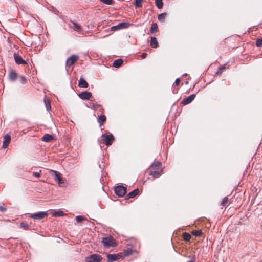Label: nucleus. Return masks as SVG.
<instances>
[{"label":"nucleus","instance_id":"obj_2","mask_svg":"<svg viewBox=\"0 0 262 262\" xmlns=\"http://www.w3.org/2000/svg\"><path fill=\"white\" fill-rule=\"evenodd\" d=\"M50 173L54 176V180L58 183L59 186L63 187L65 185L64 180L61 177V174L60 172L51 170Z\"/></svg>","mask_w":262,"mask_h":262},{"label":"nucleus","instance_id":"obj_37","mask_svg":"<svg viewBox=\"0 0 262 262\" xmlns=\"http://www.w3.org/2000/svg\"><path fill=\"white\" fill-rule=\"evenodd\" d=\"M180 83V79L178 78L176 79L174 83L173 84V86H178Z\"/></svg>","mask_w":262,"mask_h":262},{"label":"nucleus","instance_id":"obj_33","mask_svg":"<svg viewBox=\"0 0 262 262\" xmlns=\"http://www.w3.org/2000/svg\"><path fill=\"white\" fill-rule=\"evenodd\" d=\"M101 2L106 5H112L114 3L113 0H100Z\"/></svg>","mask_w":262,"mask_h":262},{"label":"nucleus","instance_id":"obj_18","mask_svg":"<svg viewBox=\"0 0 262 262\" xmlns=\"http://www.w3.org/2000/svg\"><path fill=\"white\" fill-rule=\"evenodd\" d=\"M78 86L80 88H86L88 87L89 84L84 79L80 78L79 81Z\"/></svg>","mask_w":262,"mask_h":262},{"label":"nucleus","instance_id":"obj_28","mask_svg":"<svg viewBox=\"0 0 262 262\" xmlns=\"http://www.w3.org/2000/svg\"><path fill=\"white\" fill-rule=\"evenodd\" d=\"M64 215V212L62 210L55 211L53 213L52 215L54 216H62Z\"/></svg>","mask_w":262,"mask_h":262},{"label":"nucleus","instance_id":"obj_25","mask_svg":"<svg viewBox=\"0 0 262 262\" xmlns=\"http://www.w3.org/2000/svg\"><path fill=\"white\" fill-rule=\"evenodd\" d=\"M158 30V25L157 23H152L150 29V31L151 33H154L156 32Z\"/></svg>","mask_w":262,"mask_h":262},{"label":"nucleus","instance_id":"obj_34","mask_svg":"<svg viewBox=\"0 0 262 262\" xmlns=\"http://www.w3.org/2000/svg\"><path fill=\"white\" fill-rule=\"evenodd\" d=\"M20 82L21 84H25L27 82V79L26 77L24 75H21L20 77Z\"/></svg>","mask_w":262,"mask_h":262},{"label":"nucleus","instance_id":"obj_9","mask_svg":"<svg viewBox=\"0 0 262 262\" xmlns=\"http://www.w3.org/2000/svg\"><path fill=\"white\" fill-rule=\"evenodd\" d=\"M79 57L76 55H72L69 57L66 60V66L70 67L73 65L74 63L78 59Z\"/></svg>","mask_w":262,"mask_h":262},{"label":"nucleus","instance_id":"obj_31","mask_svg":"<svg viewBox=\"0 0 262 262\" xmlns=\"http://www.w3.org/2000/svg\"><path fill=\"white\" fill-rule=\"evenodd\" d=\"M20 226L21 228H23L25 230H28L29 229V225L26 222H22L20 224Z\"/></svg>","mask_w":262,"mask_h":262},{"label":"nucleus","instance_id":"obj_35","mask_svg":"<svg viewBox=\"0 0 262 262\" xmlns=\"http://www.w3.org/2000/svg\"><path fill=\"white\" fill-rule=\"evenodd\" d=\"M256 45L257 47H262V38H258L256 41Z\"/></svg>","mask_w":262,"mask_h":262},{"label":"nucleus","instance_id":"obj_40","mask_svg":"<svg viewBox=\"0 0 262 262\" xmlns=\"http://www.w3.org/2000/svg\"><path fill=\"white\" fill-rule=\"evenodd\" d=\"M32 174L34 176L38 177V178L40 176L39 172H33Z\"/></svg>","mask_w":262,"mask_h":262},{"label":"nucleus","instance_id":"obj_39","mask_svg":"<svg viewBox=\"0 0 262 262\" xmlns=\"http://www.w3.org/2000/svg\"><path fill=\"white\" fill-rule=\"evenodd\" d=\"M147 53L145 52H144L141 54V57H142V59H144L147 57Z\"/></svg>","mask_w":262,"mask_h":262},{"label":"nucleus","instance_id":"obj_23","mask_svg":"<svg viewBox=\"0 0 262 262\" xmlns=\"http://www.w3.org/2000/svg\"><path fill=\"white\" fill-rule=\"evenodd\" d=\"M166 14L165 13H161L158 16V19L160 22L163 23L165 20Z\"/></svg>","mask_w":262,"mask_h":262},{"label":"nucleus","instance_id":"obj_1","mask_svg":"<svg viewBox=\"0 0 262 262\" xmlns=\"http://www.w3.org/2000/svg\"><path fill=\"white\" fill-rule=\"evenodd\" d=\"M161 163L158 161H155L149 168V174L154 178H158L162 173Z\"/></svg>","mask_w":262,"mask_h":262},{"label":"nucleus","instance_id":"obj_41","mask_svg":"<svg viewBox=\"0 0 262 262\" xmlns=\"http://www.w3.org/2000/svg\"><path fill=\"white\" fill-rule=\"evenodd\" d=\"M195 260H196L195 257V256H193L192 257L191 259L187 262H195Z\"/></svg>","mask_w":262,"mask_h":262},{"label":"nucleus","instance_id":"obj_36","mask_svg":"<svg viewBox=\"0 0 262 262\" xmlns=\"http://www.w3.org/2000/svg\"><path fill=\"white\" fill-rule=\"evenodd\" d=\"M45 103L46 107V108L48 111H49L51 109V105L50 101L47 102L45 100Z\"/></svg>","mask_w":262,"mask_h":262},{"label":"nucleus","instance_id":"obj_7","mask_svg":"<svg viewBox=\"0 0 262 262\" xmlns=\"http://www.w3.org/2000/svg\"><path fill=\"white\" fill-rule=\"evenodd\" d=\"M48 215L47 211H41L37 213H32L30 215V217L35 220H40Z\"/></svg>","mask_w":262,"mask_h":262},{"label":"nucleus","instance_id":"obj_19","mask_svg":"<svg viewBox=\"0 0 262 262\" xmlns=\"http://www.w3.org/2000/svg\"><path fill=\"white\" fill-rule=\"evenodd\" d=\"M106 117L104 115L101 114L100 116H98L97 121L99 123L100 126H101L104 122L106 121Z\"/></svg>","mask_w":262,"mask_h":262},{"label":"nucleus","instance_id":"obj_27","mask_svg":"<svg viewBox=\"0 0 262 262\" xmlns=\"http://www.w3.org/2000/svg\"><path fill=\"white\" fill-rule=\"evenodd\" d=\"M191 234L196 237H200L202 235V232L201 230H193L191 232Z\"/></svg>","mask_w":262,"mask_h":262},{"label":"nucleus","instance_id":"obj_4","mask_svg":"<svg viewBox=\"0 0 262 262\" xmlns=\"http://www.w3.org/2000/svg\"><path fill=\"white\" fill-rule=\"evenodd\" d=\"M103 259L102 256L98 254H93L85 258V262H100Z\"/></svg>","mask_w":262,"mask_h":262},{"label":"nucleus","instance_id":"obj_32","mask_svg":"<svg viewBox=\"0 0 262 262\" xmlns=\"http://www.w3.org/2000/svg\"><path fill=\"white\" fill-rule=\"evenodd\" d=\"M85 219V217L81 215H78L76 216V220L78 223H80Z\"/></svg>","mask_w":262,"mask_h":262},{"label":"nucleus","instance_id":"obj_5","mask_svg":"<svg viewBox=\"0 0 262 262\" xmlns=\"http://www.w3.org/2000/svg\"><path fill=\"white\" fill-rule=\"evenodd\" d=\"M102 137L105 144L107 146H110L112 144L114 141V137L112 134H107L105 133L102 134Z\"/></svg>","mask_w":262,"mask_h":262},{"label":"nucleus","instance_id":"obj_13","mask_svg":"<svg viewBox=\"0 0 262 262\" xmlns=\"http://www.w3.org/2000/svg\"><path fill=\"white\" fill-rule=\"evenodd\" d=\"M120 257L121 256L118 254H108L107 255V262H113L118 260Z\"/></svg>","mask_w":262,"mask_h":262},{"label":"nucleus","instance_id":"obj_16","mask_svg":"<svg viewBox=\"0 0 262 262\" xmlns=\"http://www.w3.org/2000/svg\"><path fill=\"white\" fill-rule=\"evenodd\" d=\"M54 137L52 135L49 134H45L42 137V140L46 142H50L52 140H54Z\"/></svg>","mask_w":262,"mask_h":262},{"label":"nucleus","instance_id":"obj_38","mask_svg":"<svg viewBox=\"0 0 262 262\" xmlns=\"http://www.w3.org/2000/svg\"><path fill=\"white\" fill-rule=\"evenodd\" d=\"M7 208L5 206H0V211L3 212L6 211Z\"/></svg>","mask_w":262,"mask_h":262},{"label":"nucleus","instance_id":"obj_30","mask_svg":"<svg viewBox=\"0 0 262 262\" xmlns=\"http://www.w3.org/2000/svg\"><path fill=\"white\" fill-rule=\"evenodd\" d=\"M228 201H229L228 198L227 196H225L223 199V200L221 203V205H222L223 206H226L228 204Z\"/></svg>","mask_w":262,"mask_h":262},{"label":"nucleus","instance_id":"obj_10","mask_svg":"<svg viewBox=\"0 0 262 262\" xmlns=\"http://www.w3.org/2000/svg\"><path fill=\"white\" fill-rule=\"evenodd\" d=\"M15 62L17 64L25 65L27 64L26 61L24 60L22 57L17 53H14L13 55Z\"/></svg>","mask_w":262,"mask_h":262},{"label":"nucleus","instance_id":"obj_11","mask_svg":"<svg viewBox=\"0 0 262 262\" xmlns=\"http://www.w3.org/2000/svg\"><path fill=\"white\" fill-rule=\"evenodd\" d=\"M78 97L82 100H90L92 97V93L90 92L84 91L78 95Z\"/></svg>","mask_w":262,"mask_h":262},{"label":"nucleus","instance_id":"obj_17","mask_svg":"<svg viewBox=\"0 0 262 262\" xmlns=\"http://www.w3.org/2000/svg\"><path fill=\"white\" fill-rule=\"evenodd\" d=\"M17 73L15 71H11L9 74V79L11 81L15 80L17 78Z\"/></svg>","mask_w":262,"mask_h":262},{"label":"nucleus","instance_id":"obj_14","mask_svg":"<svg viewBox=\"0 0 262 262\" xmlns=\"http://www.w3.org/2000/svg\"><path fill=\"white\" fill-rule=\"evenodd\" d=\"M11 141V136L7 134L4 137V141L3 142V147L6 148L8 146Z\"/></svg>","mask_w":262,"mask_h":262},{"label":"nucleus","instance_id":"obj_26","mask_svg":"<svg viewBox=\"0 0 262 262\" xmlns=\"http://www.w3.org/2000/svg\"><path fill=\"white\" fill-rule=\"evenodd\" d=\"M155 4L158 9L162 8L163 6V0H155Z\"/></svg>","mask_w":262,"mask_h":262},{"label":"nucleus","instance_id":"obj_20","mask_svg":"<svg viewBox=\"0 0 262 262\" xmlns=\"http://www.w3.org/2000/svg\"><path fill=\"white\" fill-rule=\"evenodd\" d=\"M123 63V60L121 59H116L114 61L113 67L116 68H119Z\"/></svg>","mask_w":262,"mask_h":262},{"label":"nucleus","instance_id":"obj_8","mask_svg":"<svg viewBox=\"0 0 262 262\" xmlns=\"http://www.w3.org/2000/svg\"><path fill=\"white\" fill-rule=\"evenodd\" d=\"M130 24L129 23L122 22L119 23L117 25L112 26L111 30L115 31L121 29H126L128 28Z\"/></svg>","mask_w":262,"mask_h":262},{"label":"nucleus","instance_id":"obj_6","mask_svg":"<svg viewBox=\"0 0 262 262\" xmlns=\"http://www.w3.org/2000/svg\"><path fill=\"white\" fill-rule=\"evenodd\" d=\"M114 191L116 195L118 196L121 197L124 196L126 193L127 189L122 185H118L115 187Z\"/></svg>","mask_w":262,"mask_h":262},{"label":"nucleus","instance_id":"obj_29","mask_svg":"<svg viewBox=\"0 0 262 262\" xmlns=\"http://www.w3.org/2000/svg\"><path fill=\"white\" fill-rule=\"evenodd\" d=\"M183 237L184 239L186 241H189L191 237V235L189 233L186 232L183 233Z\"/></svg>","mask_w":262,"mask_h":262},{"label":"nucleus","instance_id":"obj_3","mask_svg":"<svg viewBox=\"0 0 262 262\" xmlns=\"http://www.w3.org/2000/svg\"><path fill=\"white\" fill-rule=\"evenodd\" d=\"M102 243L105 248L114 247L116 245L115 240L111 236L103 237L102 239Z\"/></svg>","mask_w":262,"mask_h":262},{"label":"nucleus","instance_id":"obj_42","mask_svg":"<svg viewBox=\"0 0 262 262\" xmlns=\"http://www.w3.org/2000/svg\"><path fill=\"white\" fill-rule=\"evenodd\" d=\"M225 69V66H223L221 67H220V70H223V69Z\"/></svg>","mask_w":262,"mask_h":262},{"label":"nucleus","instance_id":"obj_21","mask_svg":"<svg viewBox=\"0 0 262 262\" xmlns=\"http://www.w3.org/2000/svg\"><path fill=\"white\" fill-rule=\"evenodd\" d=\"M150 46L153 48H156L158 46V42L157 38L155 37H151L150 40Z\"/></svg>","mask_w":262,"mask_h":262},{"label":"nucleus","instance_id":"obj_12","mask_svg":"<svg viewBox=\"0 0 262 262\" xmlns=\"http://www.w3.org/2000/svg\"><path fill=\"white\" fill-rule=\"evenodd\" d=\"M195 94H191L187 97L183 99L181 102V104L183 105H185L190 103L195 98Z\"/></svg>","mask_w":262,"mask_h":262},{"label":"nucleus","instance_id":"obj_15","mask_svg":"<svg viewBox=\"0 0 262 262\" xmlns=\"http://www.w3.org/2000/svg\"><path fill=\"white\" fill-rule=\"evenodd\" d=\"M139 193V190L138 188L135 189L133 191L128 193L126 196V199H128L129 198H133L135 197L137 195H138Z\"/></svg>","mask_w":262,"mask_h":262},{"label":"nucleus","instance_id":"obj_22","mask_svg":"<svg viewBox=\"0 0 262 262\" xmlns=\"http://www.w3.org/2000/svg\"><path fill=\"white\" fill-rule=\"evenodd\" d=\"M72 23L73 25V28L74 30L77 32H80L81 30V27L80 25L74 21H72Z\"/></svg>","mask_w":262,"mask_h":262},{"label":"nucleus","instance_id":"obj_24","mask_svg":"<svg viewBox=\"0 0 262 262\" xmlns=\"http://www.w3.org/2000/svg\"><path fill=\"white\" fill-rule=\"evenodd\" d=\"M144 0H135L134 5L136 8L142 7V2Z\"/></svg>","mask_w":262,"mask_h":262}]
</instances>
